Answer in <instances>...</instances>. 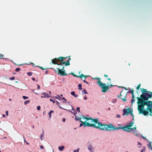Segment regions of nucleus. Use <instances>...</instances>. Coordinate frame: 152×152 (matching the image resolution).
<instances>
[{
    "mask_svg": "<svg viewBox=\"0 0 152 152\" xmlns=\"http://www.w3.org/2000/svg\"><path fill=\"white\" fill-rule=\"evenodd\" d=\"M137 108L139 114H142L145 116L148 114L152 116V102L151 101H141L137 102Z\"/></svg>",
    "mask_w": 152,
    "mask_h": 152,
    "instance_id": "nucleus-1",
    "label": "nucleus"
},
{
    "mask_svg": "<svg viewBox=\"0 0 152 152\" xmlns=\"http://www.w3.org/2000/svg\"><path fill=\"white\" fill-rule=\"evenodd\" d=\"M26 143L27 145H29V143L28 142H26Z\"/></svg>",
    "mask_w": 152,
    "mask_h": 152,
    "instance_id": "nucleus-61",
    "label": "nucleus"
},
{
    "mask_svg": "<svg viewBox=\"0 0 152 152\" xmlns=\"http://www.w3.org/2000/svg\"><path fill=\"white\" fill-rule=\"evenodd\" d=\"M37 109L38 110H39L40 109V106H38L37 107Z\"/></svg>",
    "mask_w": 152,
    "mask_h": 152,
    "instance_id": "nucleus-38",
    "label": "nucleus"
},
{
    "mask_svg": "<svg viewBox=\"0 0 152 152\" xmlns=\"http://www.w3.org/2000/svg\"><path fill=\"white\" fill-rule=\"evenodd\" d=\"M62 99H64V100L65 101H66V100L64 98V97H63Z\"/></svg>",
    "mask_w": 152,
    "mask_h": 152,
    "instance_id": "nucleus-53",
    "label": "nucleus"
},
{
    "mask_svg": "<svg viewBox=\"0 0 152 152\" xmlns=\"http://www.w3.org/2000/svg\"><path fill=\"white\" fill-rule=\"evenodd\" d=\"M15 77H10V79L11 80H15Z\"/></svg>",
    "mask_w": 152,
    "mask_h": 152,
    "instance_id": "nucleus-34",
    "label": "nucleus"
},
{
    "mask_svg": "<svg viewBox=\"0 0 152 152\" xmlns=\"http://www.w3.org/2000/svg\"><path fill=\"white\" fill-rule=\"evenodd\" d=\"M50 101H51V102H52L53 103H55V102L53 101L52 99H50Z\"/></svg>",
    "mask_w": 152,
    "mask_h": 152,
    "instance_id": "nucleus-41",
    "label": "nucleus"
},
{
    "mask_svg": "<svg viewBox=\"0 0 152 152\" xmlns=\"http://www.w3.org/2000/svg\"><path fill=\"white\" fill-rule=\"evenodd\" d=\"M95 128L102 130L113 131L115 130V126L112 124L109 125L103 124L99 122L98 126L95 125Z\"/></svg>",
    "mask_w": 152,
    "mask_h": 152,
    "instance_id": "nucleus-4",
    "label": "nucleus"
},
{
    "mask_svg": "<svg viewBox=\"0 0 152 152\" xmlns=\"http://www.w3.org/2000/svg\"><path fill=\"white\" fill-rule=\"evenodd\" d=\"M75 119L77 121V120H79V121H81V118H80V117H77V116H75Z\"/></svg>",
    "mask_w": 152,
    "mask_h": 152,
    "instance_id": "nucleus-16",
    "label": "nucleus"
},
{
    "mask_svg": "<svg viewBox=\"0 0 152 152\" xmlns=\"http://www.w3.org/2000/svg\"><path fill=\"white\" fill-rule=\"evenodd\" d=\"M132 110L131 112H130V114L132 116V117L133 118V120H134V114L132 113Z\"/></svg>",
    "mask_w": 152,
    "mask_h": 152,
    "instance_id": "nucleus-19",
    "label": "nucleus"
},
{
    "mask_svg": "<svg viewBox=\"0 0 152 152\" xmlns=\"http://www.w3.org/2000/svg\"><path fill=\"white\" fill-rule=\"evenodd\" d=\"M136 127H134L133 128H132V131L133 130V129H134V130H136Z\"/></svg>",
    "mask_w": 152,
    "mask_h": 152,
    "instance_id": "nucleus-45",
    "label": "nucleus"
},
{
    "mask_svg": "<svg viewBox=\"0 0 152 152\" xmlns=\"http://www.w3.org/2000/svg\"><path fill=\"white\" fill-rule=\"evenodd\" d=\"M40 68L42 69V70H44L45 69H44L43 68V67H40Z\"/></svg>",
    "mask_w": 152,
    "mask_h": 152,
    "instance_id": "nucleus-49",
    "label": "nucleus"
},
{
    "mask_svg": "<svg viewBox=\"0 0 152 152\" xmlns=\"http://www.w3.org/2000/svg\"><path fill=\"white\" fill-rule=\"evenodd\" d=\"M30 102L29 100H27L24 102L25 104H27Z\"/></svg>",
    "mask_w": 152,
    "mask_h": 152,
    "instance_id": "nucleus-31",
    "label": "nucleus"
},
{
    "mask_svg": "<svg viewBox=\"0 0 152 152\" xmlns=\"http://www.w3.org/2000/svg\"><path fill=\"white\" fill-rule=\"evenodd\" d=\"M77 110L78 112H80V108L79 107H77Z\"/></svg>",
    "mask_w": 152,
    "mask_h": 152,
    "instance_id": "nucleus-36",
    "label": "nucleus"
},
{
    "mask_svg": "<svg viewBox=\"0 0 152 152\" xmlns=\"http://www.w3.org/2000/svg\"><path fill=\"white\" fill-rule=\"evenodd\" d=\"M63 122H65V118H63Z\"/></svg>",
    "mask_w": 152,
    "mask_h": 152,
    "instance_id": "nucleus-50",
    "label": "nucleus"
},
{
    "mask_svg": "<svg viewBox=\"0 0 152 152\" xmlns=\"http://www.w3.org/2000/svg\"><path fill=\"white\" fill-rule=\"evenodd\" d=\"M97 79L98 81L97 82L98 85L102 88V91L103 93L106 92L107 89L109 88V86L110 87L113 86V85L112 84H110L109 86H106V84L104 83H102L100 81V79L99 78H98Z\"/></svg>",
    "mask_w": 152,
    "mask_h": 152,
    "instance_id": "nucleus-5",
    "label": "nucleus"
},
{
    "mask_svg": "<svg viewBox=\"0 0 152 152\" xmlns=\"http://www.w3.org/2000/svg\"><path fill=\"white\" fill-rule=\"evenodd\" d=\"M2 116L3 117H5V115L4 114H3L2 115Z\"/></svg>",
    "mask_w": 152,
    "mask_h": 152,
    "instance_id": "nucleus-57",
    "label": "nucleus"
},
{
    "mask_svg": "<svg viewBox=\"0 0 152 152\" xmlns=\"http://www.w3.org/2000/svg\"><path fill=\"white\" fill-rule=\"evenodd\" d=\"M48 71H46L45 72V73L46 74H48Z\"/></svg>",
    "mask_w": 152,
    "mask_h": 152,
    "instance_id": "nucleus-52",
    "label": "nucleus"
},
{
    "mask_svg": "<svg viewBox=\"0 0 152 152\" xmlns=\"http://www.w3.org/2000/svg\"><path fill=\"white\" fill-rule=\"evenodd\" d=\"M48 115H49V118H50L51 117V113L49 112Z\"/></svg>",
    "mask_w": 152,
    "mask_h": 152,
    "instance_id": "nucleus-40",
    "label": "nucleus"
},
{
    "mask_svg": "<svg viewBox=\"0 0 152 152\" xmlns=\"http://www.w3.org/2000/svg\"><path fill=\"white\" fill-rule=\"evenodd\" d=\"M56 98L57 99L60 100V99L61 98V97L57 95V96H56Z\"/></svg>",
    "mask_w": 152,
    "mask_h": 152,
    "instance_id": "nucleus-30",
    "label": "nucleus"
},
{
    "mask_svg": "<svg viewBox=\"0 0 152 152\" xmlns=\"http://www.w3.org/2000/svg\"><path fill=\"white\" fill-rule=\"evenodd\" d=\"M140 86H141L140 84H139V85H138L137 86V87L136 88L137 90H139V89L140 88Z\"/></svg>",
    "mask_w": 152,
    "mask_h": 152,
    "instance_id": "nucleus-32",
    "label": "nucleus"
},
{
    "mask_svg": "<svg viewBox=\"0 0 152 152\" xmlns=\"http://www.w3.org/2000/svg\"><path fill=\"white\" fill-rule=\"evenodd\" d=\"M64 148V146H59L58 147L59 150L60 151H63Z\"/></svg>",
    "mask_w": 152,
    "mask_h": 152,
    "instance_id": "nucleus-14",
    "label": "nucleus"
},
{
    "mask_svg": "<svg viewBox=\"0 0 152 152\" xmlns=\"http://www.w3.org/2000/svg\"><path fill=\"white\" fill-rule=\"evenodd\" d=\"M42 95H44V96H41V98H45L46 97H47V98H49V97H50V96L48 94L46 93L45 92L42 93Z\"/></svg>",
    "mask_w": 152,
    "mask_h": 152,
    "instance_id": "nucleus-11",
    "label": "nucleus"
},
{
    "mask_svg": "<svg viewBox=\"0 0 152 152\" xmlns=\"http://www.w3.org/2000/svg\"><path fill=\"white\" fill-rule=\"evenodd\" d=\"M78 87H79V89L80 90H82V88H81V87H82V85L81 84H79L78 85Z\"/></svg>",
    "mask_w": 152,
    "mask_h": 152,
    "instance_id": "nucleus-22",
    "label": "nucleus"
},
{
    "mask_svg": "<svg viewBox=\"0 0 152 152\" xmlns=\"http://www.w3.org/2000/svg\"><path fill=\"white\" fill-rule=\"evenodd\" d=\"M42 134L40 136V138L42 140Z\"/></svg>",
    "mask_w": 152,
    "mask_h": 152,
    "instance_id": "nucleus-47",
    "label": "nucleus"
},
{
    "mask_svg": "<svg viewBox=\"0 0 152 152\" xmlns=\"http://www.w3.org/2000/svg\"><path fill=\"white\" fill-rule=\"evenodd\" d=\"M91 122H94L95 123L97 124L98 125V123L99 122H98V119L97 118H95V119H93L92 118V119H91Z\"/></svg>",
    "mask_w": 152,
    "mask_h": 152,
    "instance_id": "nucleus-12",
    "label": "nucleus"
},
{
    "mask_svg": "<svg viewBox=\"0 0 152 152\" xmlns=\"http://www.w3.org/2000/svg\"><path fill=\"white\" fill-rule=\"evenodd\" d=\"M78 77L80 78L82 80H83L84 82L86 83L87 84H88L89 83L85 80L87 76L83 74H81Z\"/></svg>",
    "mask_w": 152,
    "mask_h": 152,
    "instance_id": "nucleus-10",
    "label": "nucleus"
},
{
    "mask_svg": "<svg viewBox=\"0 0 152 152\" xmlns=\"http://www.w3.org/2000/svg\"><path fill=\"white\" fill-rule=\"evenodd\" d=\"M40 88V86L39 85L37 86V89L39 90Z\"/></svg>",
    "mask_w": 152,
    "mask_h": 152,
    "instance_id": "nucleus-44",
    "label": "nucleus"
},
{
    "mask_svg": "<svg viewBox=\"0 0 152 152\" xmlns=\"http://www.w3.org/2000/svg\"><path fill=\"white\" fill-rule=\"evenodd\" d=\"M108 80H111V79H110V78H108V79H107Z\"/></svg>",
    "mask_w": 152,
    "mask_h": 152,
    "instance_id": "nucleus-62",
    "label": "nucleus"
},
{
    "mask_svg": "<svg viewBox=\"0 0 152 152\" xmlns=\"http://www.w3.org/2000/svg\"><path fill=\"white\" fill-rule=\"evenodd\" d=\"M82 117H83V118L85 119L86 118V117L85 115H83V116Z\"/></svg>",
    "mask_w": 152,
    "mask_h": 152,
    "instance_id": "nucleus-43",
    "label": "nucleus"
},
{
    "mask_svg": "<svg viewBox=\"0 0 152 152\" xmlns=\"http://www.w3.org/2000/svg\"><path fill=\"white\" fill-rule=\"evenodd\" d=\"M82 93L83 94H87V92L86 91V90L85 89H84L82 91Z\"/></svg>",
    "mask_w": 152,
    "mask_h": 152,
    "instance_id": "nucleus-21",
    "label": "nucleus"
},
{
    "mask_svg": "<svg viewBox=\"0 0 152 152\" xmlns=\"http://www.w3.org/2000/svg\"><path fill=\"white\" fill-rule=\"evenodd\" d=\"M116 100H117L116 99H113V100L112 101L113 102V103L115 102H116Z\"/></svg>",
    "mask_w": 152,
    "mask_h": 152,
    "instance_id": "nucleus-39",
    "label": "nucleus"
},
{
    "mask_svg": "<svg viewBox=\"0 0 152 152\" xmlns=\"http://www.w3.org/2000/svg\"><path fill=\"white\" fill-rule=\"evenodd\" d=\"M83 123V125L84 127L86 126H91L95 127V124H91L88 122H87L86 121L84 122Z\"/></svg>",
    "mask_w": 152,
    "mask_h": 152,
    "instance_id": "nucleus-9",
    "label": "nucleus"
},
{
    "mask_svg": "<svg viewBox=\"0 0 152 152\" xmlns=\"http://www.w3.org/2000/svg\"><path fill=\"white\" fill-rule=\"evenodd\" d=\"M134 96H132V104L135 101Z\"/></svg>",
    "mask_w": 152,
    "mask_h": 152,
    "instance_id": "nucleus-20",
    "label": "nucleus"
},
{
    "mask_svg": "<svg viewBox=\"0 0 152 152\" xmlns=\"http://www.w3.org/2000/svg\"><path fill=\"white\" fill-rule=\"evenodd\" d=\"M4 56L3 54L0 53V58H3Z\"/></svg>",
    "mask_w": 152,
    "mask_h": 152,
    "instance_id": "nucleus-27",
    "label": "nucleus"
},
{
    "mask_svg": "<svg viewBox=\"0 0 152 152\" xmlns=\"http://www.w3.org/2000/svg\"><path fill=\"white\" fill-rule=\"evenodd\" d=\"M64 68V67L63 66L61 69H59L58 68H56V69H54V70L56 73L61 76H65L67 74L65 73V71L63 70Z\"/></svg>",
    "mask_w": 152,
    "mask_h": 152,
    "instance_id": "nucleus-6",
    "label": "nucleus"
},
{
    "mask_svg": "<svg viewBox=\"0 0 152 152\" xmlns=\"http://www.w3.org/2000/svg\"><path fill=\"white\" fill-rule=\"evenodd\" d=\"M77 150H74L73 152H77Z\"/></svg>",
    "mask_w": 152,
    "mask_h": 152,
    "instance_id": "nucleus-60",
    "label": "nucleus"
},
{
    "mask_svg": "<svg viewBox=\"0 0 152 152\" xmlns=\"http://www.w3.org/2000/svg\"><path fill=\"white\" fill-rule=\"evenodd\" d=\"M40 148H41L42 149H43L44 148V147L42 145H40Z\"/></svg>",
    "mask_w": 152,
    "mask_h": 152,
    "instance_id": "nucleus-46",
    "label": "nucleus"
},
{
    "mask_svg": "<svg viewBox=\"0 0 152 152\" xmlns=\"http://www.w3.org/2000/svg\"><path fill=\"white\" fill-rule=\"evenodd\" d=\"M23 98L24 99H26L28 98V97L26 96H23Z\"/></svg>",
    "mask_w": 152,
    "mask_h": 152,
    "instance_id": "nucleus-33",
    "label": "nucleus"
},
{
    "mask_svg": "<svg viewBox=\"0 0 152 152\" xmlns=\"http://www.w3.org/2000/svg\"><path fill=\"white\" fill-rule=\"evenodd\" d=\"M71 60L70 56L62 57H60L58 58H55L52 60V63L54 64L58 65L65 64L66 66H69L70 64L69 61Z\"/></svg>",
    "mask_w": 152,
    "mask_h": 152,
    "instance_id": "nucleus-2",
    "label": "nucleus"
},
{
    "mask_svg": "<svg viewBox=\"0 0 152 152\" xmlns=\"http://www.w3.org/2000/svg\"><path fill=\"white\" fill-rule=\"evenodd\" d=\"M80 122L81 123V124H80V127H81L83 126V123L84 122L82 121H80Z\"/></svg>",
    "mask_w": 152,
    "mask_h": 152,
    "instance_id": "nucleus-26",
    "label": "nucleus"
},
{
    "mask_svg": "<svg viewBox=\"0 0 152 152\" xmlns=\"http://www.w3.org/2000/svg\"><path fill=\"white\" fill-rule=\"evenodd\" d=\"M131 109L129 108H128L127 109H124L123 110V115H127L129 114L130 113V112L132 110Z\"/></svg>",
    "mask_w": 152,
    "mask_h": 152,
    "instance_id": "nucleus-8",
    "label": "nucleus"
},
{
    "mask_svg": "<svg viewBox=\"0 0 152 152\" xmlns=\"http://www.w3.org/2000/svg\"><path fill=\"white\" fill-rule=\"evenodd\" d=\"M54 111L53 110H51L49 112L50 113H53Z\"/></svg>",
    "mask_w": 152,
    "mask_h": 152,
    "instance_id": "nucleus-54",
    "label": "nucleus"
},
{
    "mask_svg": "<svg viewBox=\"0 0 152 152\" xmlns=\"http://www.w3.org/2000/svg\"><path fill=\"white\" fill-rule=\"evenodd\" d=\"M142 138L144 139V140H146V137H142Z\"/></svg>",
    "mask_w": 152,
    "mask_h": 152,
    "instance_id": "nucleus-48",
    "label": "nucleus"
},
{
    "mask_svg": "<svg viewBox=\"0 0 152 152\" xmlns=\"http://www.w3.org/2000/svg\"><path fill=\"white\" fill-rule=\"evenodd\" d=\"M20 70V68H17L15 69V71L16 72H18Z\"/></svg>",
    "mask_w": 152,
    "mask_h": 152,
    "instance_id": "nucleus-28",
    "label": "nucleus"
},
{
    "mask_svg": "<svg viewBox=\"0 0 152 152\" xmlns=\"http://www.w3.org/2000/svg\"><path fill=\"white\" fill-rule=\"evenodd\" d=\"M66 110L67 111H68V112H71V113H72V112L71 110H66Z\"/></svg>",
    "mask_w": 152,
    "mask_h": 152,
    "instance_id": "nucleus-51",
    "label": "nucleus"
},
{
    "mask_svg": "<svg viewBox=\"0 0 152 152\" xmlns=\"http://www.w3.org/2000/svg\"><path fill=\"white\" fill-rule=\"evenodd\" d=\"M116 117L118 118H120L121 117V115L120 114L116 115Z\"/></svg>",
    "mask_w": 152,
    "mask_h": 152,
    "instance_id": "nucleus-37",
    "label": "nucleus"
},
{
    "mask_svg": "<svg viewBox=\"0 0 152 152\" xmlns=\"http://www.w3.org/2000/svg\"><path fill=\"white\" fill-rule=\"evenodd\" d=\"M27 74L29 76H31L32 74V73L31 72H28L27 73Z\"/></svg>",
    "mask_w": 152,
    "mask_h": 152,
    "instance_id": "nucleus-25",
    "label": "nucleus"
},
{
    "mask_svg": "<svg viewBox=\"0 0 152 152\" xmlns=\"http://www.w3.org/2000/svg\"><path fill=\"white\" fill-rule=\"evenodd\" d=\"M129 92L131 93L132 95V96H134V90L132 89L131 91H129Z\"/></svg>",
    "mask_w": 152,
    "mask_h": 152,
    "instance_id": "nucleus-23",
    "label": "nucleus"
},
{
    "mask_svg": "<svg viewBox=\"0 0 152 152\" xmlns=\"http://www.w3.org/2000/svg\"><path fill=\"white\" fill-rule=\"evenodd\" d=\"M121 99L124 102H125L126 100L125 97L124 98H122Z\"/></svg>",
    "mask_w": 152,
    "mask_h": 152,
    "instance_id": "nucleus-35",
    "label": "nucleus"
},
{
    "mask_svg": "<svg viewBox=\"0 0 152 152\" xmlns=\"http://www.w3.org/2000/svg\"><path fill=\"white\" fill-rule=\"evenodd\" d=\"M148 147L150 149H151V150H152V145L151 142H149V145L148 146Z\"/></svg>",
    "mask_w": 152,
    "mask_h": 152,
    "instance_id": "nucleus-18",
    "label": "nucleus"
},
{
    "mask_svg": "<svg viewBox=\"0 0 152 152\" xmlns=\"http://www.w3.org/2000/svg\"><path fill=\"white\" fill-rule=\"evenodd\" d=\"M85 119L86 121H88L89 120H91V119H92V118L91 117L88 118L86 117Z\"/></svg>",
    "mask_w": 152,
    "mask_h": 152,
    "instance_id": "nucleus-24",
    "label": "nucleus"
},
{
    "mask_svg": "<svg viewBox=\"0 0 152 152\" xmlns=\"http://www.w3.org/2000/svg\"><path fill=\"white\" fill-rule=\"evenodd\" d=\"M59 103V102L57 101L56 102V104L58 105V106L59 108H60L61 109L62 108L60 105H59V104H58Z\"/></svg>",
    "mask_w": 152,
    "mask_h": 152,
    "instance_id": "nucleus-29",
    "label": "nucleus"
},
{
    "mask_svg": "<svg viewBox=\"0 0 152 152\" xmlns=\"http://www.w3.org/2000/svg\"><path fill=\"white\" fill-rule=\"evenodd\" d=\"M79 148H78V149H77V152H78L79 151Z\"/></svg>",
    "mask_w": 152,
    "mask_h": 152,
    "instance_id": "nucleus-63",
    "label": "nucleus"
},
{
    "mask_svg": "<svg viewBox=\"0 0 152 152\" xmlns=\"http://www.w3.org/2000/svg\"><path fill=\"white\" fill-rule=\"evenodd\" d=\"M71 94L72 95L75 97H76L78 96V95L75 94V92L74 91L71 92Z\"/></svg>",
    "mask_w": 152,
    "mask_h": 152,
    "instance_id": "nucleus-13",
    "label": "nucleus"
},
{
    "mask_svg": "<svg viewBox=\"0 0 152 152\" xmlns=\"http://www.w3.org/2000/svg\"><path fill=\"white\" fill-rule=\"evenodd\" d=\"M85 100H86L87 99V98L86 97H85L84 98Z\"/></svg>",
    "mask_w": 152,
    "mask_h": 152,
    "instance_id": "nucleus-58",
    "label": "nucleus"
},
{
    "mask_svg": "<svg viewBox=\"0 0 152 152\" xmlns=\"http://www.w3.org/2000/svg\"><path fill=\"white\" fill-rule=\"evenodd\" d=\"M134 124V122H131L128 125H127L128 127H129L130 128L132 126H133V124Z\"/></svg>",
    "mask_w": 152,
    "mask_h": 152,
    "instance_id": "nucleus-17",
    "label": "nucleus"
},
{
    "mask_svg": "<svg viewBox=\"0 0 152 152\" xmlns=\"http://www.w3.org/2000/svg\"><path fill=\"white\" fill-rule=\"evenodd\" d=\"M141 89L142 94L141 95L140 97H136L138 100L137 102L147 101L152 97V92L147 91V89Z\"/></svg>",
    "mask_w": 152,
    "mask_h": 152,
    "instance_id": "nucleus-3",
    "label": "nucleus"
},
{
    "mask_svg": "<svg viewBox=\"0 0 152 152\" xmlns=\"http://www.w3.org/2000/svg\"><path fill=\"white\" fill-rule=\"evenodd\" d=\"M6 115L7 116H8V111H7L6 112Z\"/></svg>",
    "mask_w": 152,
    "mask_h": 152,
    "instance_id": "nucleus-42",
    "label": "nucleus"
},
{
    "mask_svg": "<svg viewBox=\"0 0 152 152\" xmlns=\"http://www.w3.org/2000/svg\"><path fill=\"white\" fill-rule=\"evenodd\" d=\"M35 78H34L33 77L32 78V80H33V81H34L35 80Z\"/></svg>",
    "mask_w": 152,
    "mask_h": 152,
    "instance_id": "nucleus-56",
    "label": "nucleus"
},
{
    "mask_svg": "<svg viewBox=\"0 0 152 152\" xmlns=\"http://www.w3.org/2000/svg\"><path fill=\"white\" fill-rule=\"evenodd\" d=\"M143 150H142L140 152H143Z\"/></svg>",
    "mask_w": 152,
    "mask_h": 152,
    "instance_id": "nucleus-64",
    "label": "nucleus"
},
{
    "mask_svg": "<svg viewBox=\"0 0 152 152\" xmlns=\"http://www.w3.org/2000/svg\"><path fill=\"white\" fill-rule=\"evenodd\" d=\"M88 149L90 151H91V152H92V146L91 145H89L88 147Z\"/></svg>",
    "mask_w": 152,
    "mask_h": 152,
    "instance_id": "nucleus-15",
    "label": "nucleus"
},
{
    "mask_svg": "<svg viewBox=\"0 0 152 152\" xmlns=\"http://www.w3.org/2000/svg\"><path fill=\"white\" fill-rule=\"evenodd\" d=\"M104 76L105 77H108V76H107V75H104Z\"/></svg>",
    "mask_w": 152,
    "mask_h": 152,
    "instance_id": "nucleus-55",
    "label": "nucleus"
},
{
    "mask_svg": "<svg viewBox=\"0 0 152 152\" xmlns=\"http://www.w3.org/2000/svg\"><path fill=\"white\" fill-rule=\"evenodd\" d=\"M121 92H122V91H121V92L120 94V96H119L120 97H121Z\"/></svg>",
    "mask_w": 152,
    "mask_h": 152,
    "instance_id": "nucleus-59",
    "label": "nucleus"
},
{
    "mask_svg": "<svg viewBox=\"0 0 152 152\" xmlns=\"http://www.w3.org/2000/svg\"><path fill=\"white\" fill-rule=\"evenodd\" d=\"M121 129H123L124 131L127 132H131L132 131V128L128 127L127 125L122 127H115V130Z\"/></svg>",
    "mask_w": 152,
    "mask_h": 152,
    "instance_id": "nucleus-7",
    "label": "nucleus"
}]
</instances>
